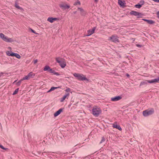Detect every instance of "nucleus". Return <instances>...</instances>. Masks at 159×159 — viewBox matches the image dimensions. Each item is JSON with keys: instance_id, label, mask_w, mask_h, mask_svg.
<instances>
[{"instance_id": "obj_1", "label": "nucleus", "mask_w": 159, "mask_h": 159, "mask_svg": "<svg viewBox=\"0 0 159 159\" xmlns=\"http://www.w3.org/2000/svg\"><path fill=\"white\" fill-rule=\"evenodd\" d=\"M102 110L100 107L97 106H94L93 107L92 110V113L95 117L98 116L101 113Z\"/></svg>"}, {"instance_id": "obj_2", "label": "nucleus", "mask_w": 159, "mask_h": 159, "mask_svg": "<svg viewBox=\"0 0 159 159\" xmlns=\"http://www.w3.org/2000/svg\"><path fill=\"white\" fill-rule=\"evenodd\" d=\"M159 81V77H158L156 79H153L150 80H145L144 81H142L141 82L140 86L143 85H146L148 84V83H157Z\"/></svg>"}, {"instance_id": "obj_3", "label": "nucleus", "mask_w": 159, "mask_h": 159, "mask_svg": "<svg viewBox=\"0 0 159 159\" xmlns=\"http://www.w3.org/2000/svg\"><path fill=\"white\" fill-rule=\"evenodd\" d=\"M154 112L153 108L148 109L144 111L143 112V115L145 117H147L153 114Z\"/></svg>"}, {"instance_id": "obj_4", "label": "nucleus", "mask_w": 159, "mask_h": 159, "mask_svg": "<svg viewBox=\"0 0 159 159\" xmlns=\"http://www.w3.org/2000/svg\"><path fill=\"white\" fill-rule=\"evenodd\" d=\"M56 61L62 68H64L66 66V62L64 59L59 57L56 58Z\"/></svg>"}, {"instance_id": "obj_5", "label": "nucleus", "mask_w": 159, "mask_h": 159, "mask_svg": "<svg viewBox=\"0 0 159 159\" xmlns=\"http://www.w3.org/2000/svg\"><path fill=\"white\" fill-rule=\"evenodd\" d=\"M73 75L79 80H88V79L83 74L75 73L73 74Z\"/></svg>"}, {"instance_id": "obj_6", "label": "nucleus", "mask_w": 159, "mask_h": 159, "mask_svg": "<svg viewBox=\"0 0 159 159\" xmlns=\"http://www.w3.org/2000/svg\"><path fill=\"white\" fill-rule=\"evenodd\" d=\"M130 14L131 15H133L136 16L137 18H142L143 16V13L139 12L134 11H131L130 12Z\"/></svg>"}, {"instance_id": "obj_7", "label": "nucleus", "mask_w": 159, "mask_h": 159, "mask_svg": "<svg viewBox=\"0 0 159 159\" xmlns=\"http://www.w3.org/2000/svg\"><path fill=\"white\" fill-rule=\"evenodd\" d=\"M0 37L4 41L8 42H12V40L11 38H9L8 37L4 35L2 33L0 34Z\"/></svg>"}, {"instance_id": "obj_8", "label": "nucleus", "mask_w": 159, "mask_h": 159, "mask_svg": "<svg viewBox=\"0 0 159 159\" xmlns=\"http://www.w3.org/2000/svg\"><path fill=\"white\" fill-rule=\"evenodd\" d=\"M116 35L114 34L110 37L109 38V40L115 43H119L120 41Z\"/></svg>"}, {"instance_id": "obj_9", "label": "nucleus", "mask_w": 159, "mask_h": 159, "mask_svg": "<svg viewBox=\"0 0 159 159\" xmlns=\"http://www.w3.org/2000/svg\"><path fill=\"white\" fill-rule=\"evenodd\" d=\"M60 7L63 10H65L69 9L70 7V6L66 4L65 3H61L59 5Z\"/></svg>"}, {"instance_id": "obj_10", "label": "nucleus", "mask_w": 159, "mask_h": 159, "mask_svg": "<svg viewBox=\"0 0 159 159\" xmlns=\"http://www.w3.org/2000/svg\"><path fill=\"white\" fill-rule=\"evenodd\" d=\"M96 28V27H94L92 29H90L88 30L87 31L88 34L86 36H89L93 34Z\"/></svg>"}, {"instance_id": "obj_11", "label": "nucleus", "mask_w": 159, "mask_h": 159, "mask_svg": "<svg viewBox=\"0 0 159 159\" xmlns=\"http://www.w3.org/2000/svg\"><path fill=\"white\" fill-rule=\"evenodd\" d=\"M122 98L120 96H116L111 98V100L113 101H119Z\"/></svg>"}, {"instance_id": "obj_12", "label": "nucleus", "mask_w": 159, "mask_h": 159, "mask_svg": "<svg viewBox=\"0 0 159 159\" xmlns=\"http://www.w3.org/2000/svg\"><path fill=\"white\" fill-rule=\"evenodd\" d=\"M63 111L62 108L60 109L58 111H57L54 114V117H56L59 115L61 112Z\"/></svg>"}, {"instance_id": "obj_13", "label": "nucleus", "mask_w": 159, "mask_h": 159, "mask_svg": "<svg viewBox=\"0 0 159 159\" xmlns=\"http://www.w3.org/2000/svg\"><path fill=\"white\" fill-rule=\"evenodd\" d=\"M70 93H67L65 95H64L62 98H61L60 99V102H62L63 101L65 100L66 98L67 97H68L69 96Z\"/></svg>"}, {"instance_id": "obj_14", "label": "nucleus", "mask_w": 159, "mask_h": 159, "mask_svg": "<svg viewBox=\"0 0 159 159\" xmlns=\"http://www.w3.org/2000/svg\"><path fill=\"white\" fill-rule=\"evenodd\" d=\"M113 127L114 128H116L119 130H122V129L119 125H117L116 123H115L113 125Z\"/></svg>"}, {"instance_id": "obj_15", "label": "nucleus", "mask_w": 159, "mask_h": 159, "mask_svg": "<svg viewBox=\"0 0 159 159\" xmlns=\"http://www.w3.org/2000/svg\"><path fill=\"white\" fill-rule=\"evenodd\" d=\"M10 55H11V56H15L18 59H20L21 57L20 56L19 54L14 52H11V54Z\"/></svg>"}, {"instance_id": "obj_16", "label": "nucleus", "mask_w": 159, "mask_h": 159, "mask_svg": "<svg viewBox=\"0 0 159 159\" xmlns=\"http://www.w3.org/2000/svg\"><path fill=\"white\" fill-rule=\"evenodd\" d=\"M78 9L80 11V14L81 15L84 16L86 14L85 12L82 8L79 7Z\"/></svg>"}, {"instance_id": "obj_17", "label": "nucleus", "mask_w": 159, "mask_h": 159, "mask_svg": "<svg viewBox=\"0 0 159 159\" xmlns=\"http://www.w3.org/2000/svg\"><path fill=\"white\" fill-rule=\"evenodd\" d=\"M57 19L56 18L48 17L47 19L48 21L52 23L54 20H56Z\"/></svg>"}, {"instance_id": "obj_18", "label": "nucleus", "mask_w": 159, "mask_h": 159, "mask_svg": "<svg viewBox=\"0 0 159 159\" xmlns=\"http://www.w3.org/2000/svg\"><path fill=\"white\" fill-rule=\"evenodd\" d=\"M142 20L145 21H146L148 23L150 24H152L154 23H155L154 21L152 20H148L144 19H143Z\"/></svg>"}, {"instance_id": "obj_19", "label": "nucleus", "mask_w": 159, "mask_h": 159, "mask_svg": "<svg viewBox=\"0 0 159 159\" xmlns=\"http://www.w3.org/2000/svg\"><path fill=\"white\" fill-rule=\"evenodd\" d=\"M15 7L21 10H23V8H22L21 7H20L19 6V5L17 4L16 2H15Z\"/></svg>"}, {"instance_id": "obj_20", "label": "nucleus", "mask_w": 159, "mask_h": 159, "mask_svg": "<svg viewBox=\"0 0 159 159\" xmlns=\"http://www.w3.org/2000/svg\"><path fill=\"white\" fill-rule=\"evenodd\" d=\"M51 68L49 66H45L43 69V70L44 71H47L48 70V72L50 71V69Z\"/></svg>"}, {"instance_id": "obj_21", "label": "nucleus", "mask_w": 159, "mask_h": 159, "mask_svg": "<svg viewBox=\"0 0 159 159\" xmlns=\"http://www.w3.org/2000/svg\"><path fill=\"white\" fill-rule=\"evenodd\" d=\"M58 88H59V87H52L47 92L49 93L51 92V91H53L55 89H57Z\"/></svg>"}, {"instance_id": "obj_22", "label": "nucleus", "mask_w": 159, "mask_h": 159, "mask_svg": "<svg viewBox=\"0 0 159 159\" xmlns=\"http://www.w3.org/2000/svg\"><path fill=\"white\" fill-rule=\"evenodd\" d=\"M34 75L35 74L32 72H30L28 74V76H29L30 78H33Z\"/></svg>"}, {"instance_id": "obj_23", "label": "nucleus", "mask_w": 159, "mask_h": 159, "mask_svg": "<svg viewBox=\"0 0 159 159\" xmlns=\"http://www.w3.org/2000/svg\"><path fill=\"white\" fill-rule=\"evenodd\" d=\"M118 3L121 6H123L124 5V3L120 0H118Z\"/></svg>"}, {"instance_id": "obj_24", "label": "nucleus", "mask_w": 159, "mask_h": 159, "mask_svg": "<svg viewBox=\"0 0 159 159\" xmlns=\"http://www.w3.org/2000/svg\"><path fill=\"white\" fill-rule=\"evenodd\" d=\"M142 6V5L138 3V4L135 5V7L138 8H140Z\"/></svg>"}, {"instance_id": "obj_25", "label": "nucleus", "mask_w": 159, "mask_h": 159, "mask_svg": "<svg viewBox=\"0 0 159 159\" xmlns=\"http://www.w3.org/2000/svg\"><path fill=\"white\" fill-rule=\"evenodd\" d=\"M30 77L29 76H28V75L26 76H25V77H23L22 79V80H28L30 79Z\"/></svg>"}, {"instance_id": "obj_26", "label": "nucleus", "mask_w": 159, "mask_h": 159, "mask_svg": "<svg viewBox=\"0 0 159 159\" xmlns=\"http://www.w3.org/2000/svg\"><path fill=\"white\" fill-rule=\"evenodd\" d=\"M18 90H19V88H17V89H16L15 90V91H14L13 93V95H15L16 94H17L18 92Z\"/></svg>"}, {"instance_id": "obj_27", "label": "nucleus", "mask_w": 159, "mask_h": 159, "mask_svg": "<svg viewBox=\"0 0 159 159\" xmlns=\"http://www.w3.org/2000/svg\"><path fill=\"white\" fill-rule=\"evenodd\" d=\"M80 2L78 0L75 2L74 4V5L75 6L77 5H80Z\"/></svg>"}, {"instance_id": "obj_28", "label": "nucleus", "mask_w": 159, "mask_h": 159, "mask_svg": "<svg viewBox=\"0 0 159 159\" xmlns=\"http://www.w3.org/2000/svg\"><path fill=\"white\" fill-rule=\"evenodd\" d=\"M29 31H31L32 32H33V33H34L36 34H37L38 33H36L35 31L33 30V29H32L31 28H30L29 29Z\"/></svg>"}, {"instance_id": "obj_29", "label": "nucleus", "mask_w": 159, "mask_h": 159, "mask_svg": "<svg viewBox=\"0 0 159 159\" xmlns=\"http://www.w3.org/2000/svg\"><path fill=\"white\" fill-rule=\"evenodd\" d=\"M49 72H50V73H52L54 74V73L55 72V71L52 70V69H50V71Z\"/></svg>"}, {"instance_id": "obj_30", "label": "nucleus", "mask_w": 159, "mask_h": 159, "mask_svg": "<svg viewBox=\"0 0 159 159\" xmlns=\"http://www.w3.org/2000/svg\"><path fill=\"white\" fill-rule=\"evenodd\" d=\"M105 139L104 137H102L100 143H102L103 142H104L105 141Z\"/></svg>"}, {"instance_id": "obj_31", "label": "nucleus", "mask_w": 159, "mask_h": 159, "mask_svg": "<svg viewBox=\"0 0 159 159\" xmlns=\"http://www.w3.org/2000/svg\"><path fill=\"white\" fill-rule=\"evenodd\" d=\"M10 52L9 51H7V52H6V53H7V54L8 55V56H11V55H10L11 54V52Z\"/></svg>"}, {"instance_id": "obj_32", "label": "nucleus", "mask_w": 159, "mask_h": 159, "mask_svg": "<svg viewBox=\"0 0 159 159\" xmlns=\"http://www.w3.org/2000/svg\"><path fill=\"white\" fill-rule=\"evenodd\" d=\"M22 79L21 80H20L17 83V85L19 86L20 85L21 82L22 81Z\"/></svg>"}, {"instance_id": "obj_33", "label": "nucleus", "mask_w": 159, "mask_h": 159, "mask_svg": "<svg viewBox=\"0 0 159 159\" xmlns=\"http://www.w3.org/2000/svg\"><path fill=\"white\" fill-rule=\"evenodd\" d=\"M0 148H1L2 149H4V150H6V149H7V148H5L2 145H1L0 144Z\"/></svg>"}, {"instance_id": "obj_34", "label": "nucleus", "mask_w": 159, "mask_h": 159, "mask_svg": "<svg viewBox=\"0 0 159 159\" xmlns=\"http://www.w3.org/2000/svg\"><path fill=\"white\" fill-rule=\"evenodd\" d=\"M142 6L144 3V1L143 0H142L139 2V3Z\"/></svg>"}, {"instance_id": "obj_35", "label": "nucleus", "mask_w": 159, "mask_h": 159, "mask_svg": "<svg viewBox=\"0 0 159 159\" xmlns=\"http://www.w3.org/2000/svg\"><path fill=\"white\" fill-rule=\"evenodd\" d=\"M33 62L34 64H35L38 62V60L37 59L34 60V61H33Z\"/></svg>"}, {"instance_id": "obj_36", "label": "nucleus", "mask_w": 159, "mask_h": 159, "mask_svg": "<svg viewBox=\"0 0 159 159\" xmlns=\"http://www.w3.org/2000/svg\"><path fill=\"white\" fill-rule=\"evenodd\" d=\"M136 46L138 48H141L142 47V45L140 44H136Z\"/></svg>"}, {"instance_id": "obj_37", "label": "nucleus", "mask_w": 159, "mask_h": 159, "mask_svg": "<svg viewBox=\"0 0 159 159\" xmlns=\"http://www.w3.org/2000/svg\"><path fill=\"white\" fill-rule=\"evenodd\" d=\"M70 88H68L66 90V91L67 92H68L70 91Z\"/></svg>"}, {"instance_id": "obj_38", "label": "nucleus", "mask_w": 159, "mask_h": 159, "mask_svg": "<svg viewBox=\"0 0 159 159\" xmlns=\"http://www.w3.org/2000/svg\"><path fill=\"white\" fill-rule=\"evenodd\" d=\"M54 75H59V74L58 72H57L55 71Z\"/></svg>"}, {"instance_id": "obj_39", "label": "nucleus", "mask_w": 159, "mask_h": 159, "mask_svg": "<svg viewBox=\"0 0 159 159\" xmlns=\"http://www.w3.org/2000/svg\"><path fill=\"white\" fill-rule=\"evenodd\" d=\"M157 15L158 18L159 19V11L157 12Z\"/></svg>"}, {"instance_id": "obj_40", "label": "nucleus", "mask_w": 159, "mask_h": 159, "mask_svg": "<svg viewBox=\"0 0 159 159\" xmlns=\"http://www.w3.org/2000/svg\"><path fill=\"white\" fill-rule=\"evenodd\" d=\"M152 0L153 1H154L155 2L159 3V0Z\"/></svg>"}, {"instance_id": "obj_41", "label": "nucleus", "mask_w": 159, "mask_h": 159, "mask_svg": "<svg viewBox=\"0 0 159 159\" xmlns=\"http://www.w3.org/2000/svg\"><path fill=\"white\" fill-rule=\"evenodd\" d=\"M99 0H94V2H97Z\"/></svg>"}, {"instance_id": "obj_42", "label": "nucleus", "mask_w": 159, "mask_h": 159, "mask_svg": "<svg viewBox=\"0 0 159 159\" xmlns=\"http://www.w3.org/2000/svg\"><path fill=\"white\" fill-rule=\"evenodd\" d=\"M126 75V76H127V77H129V76H130L129 75V74H127Z\"/></svg>"}, {"instance_id": "obj_43", "label": "nucleus", "mask_w": 159, "mask_h": 159, "mask_svg": "<svg viewBox=\"0 0 159 159\" xmlns=\"http://www.w3.org/2000/svg\"><path fill=\"white\" fill-rule=\"evenodd\" d=\"M76 13V11H74V14H75Z\"/></svg>"}]
</instances>
